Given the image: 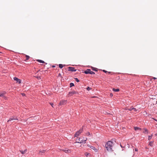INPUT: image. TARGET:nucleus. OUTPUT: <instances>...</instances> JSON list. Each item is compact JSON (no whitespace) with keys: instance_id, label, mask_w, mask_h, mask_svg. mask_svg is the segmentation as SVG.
<instances>
[{"instance_id":"nucleus-24","label":"nucleus","mask_w":157,"mask_h":157,"mask_svg":"<svg viewBox=\"0 0 157 157\" xmlns=\"http://www.w3.org/2000/svg\"><path fill=\"white\" fill-rule=\"evenodd\" d=\"M70 87H72L73 86H74V84L73 83H70Z\"/></svg>"},{"instance_id":"nucleus-6","label":"nucleus","mask_w":157,"mask_h":157,"mask_svg":"<svg viewBox=\"0 0 157 157\" xmlns=\"http://www.w3.org/2000/svg\"><path fill=\"white\" fill-rule=\"evenodd\" d=\"M18 119L17 117H10L8 121L7 122H8L10 121H13V120H17Z\"/></svg>"},{"instance_id":"nucleus-9","label":"nucleus","mask_w":157,"mask_h":157,"mask_svg":"<svg viewBox=\"0 0 157 157\" xmlns=\"http://www.w3.org/2000/svg\"><path fill=\"white\" fill-rule=\"evenodd\" d=\"M66 103V101L65 100H62L59 103V105H63L65 104Z\"/></svg>"},{"instance_id":"nucleus-5","label":"nucleus","mask_w":157,"mask_h":157,"mask_svg":"<svg viewBox=\"0 0 157 157\" xmlns=\"http://www.w3.org/2000/svg\"><path fill=\"white\" fill-rule=\"evenodd\" d=\"M84 72L86 74H95L94 72L91 71L90 69H87V70L85 71Z\"/></svg>"},{"instance_id":"nucleus-14","label":"nucleus","mask_w":157,"mask_h":157,"mask_svg":"<svg viewBox=\"0 0 157 157\" xmlns=\"http://www.w3.org/2000/svg\"><path fill=\"white\" fill-rule=\"evenodd\" d=\"M27 149H25L24 151H23L22 150H21L20 152H21V153L22 154H24L26 153V152L27 151Z\"/></svg>"},{"instance_id":"nucleus-25","label":"nucleus","mask_w":157,"mask_h":157,"mask_svg":"<svg viewBox=\"0 0 157 157\" xmlns=\"http://www.w3.org/2000/svg\"><path fill=\"white\" fill-rule=\"evenodd\" d=\"M75 80L77 82H79V80L77 78H75Z\"/></svg>"},{"instance_id":"nucleus-26","label":"nucleus","mask_w":157,"mask_h":157,"mask_svg":"<svg viewBox=\"0 0 157 157\" xmlns=\"http://www.w3.org/2000/svg\"><path fill=\"white\" fill-rule=\"evenodd\" d=\"M91 88H90V87L88 86L87 88H86V89L87 90H90L91 89Z\"/></svg>"},{"instance_id":"nucleus-18","label":"nucleus","mask_w":157,"mask_h":157,"mask_svg":"<svg viewBox=\"0 0 157 157\" xmlns=\"http://www.w3.org/2000/svg\"><path fill=\"white\" fill-rule=\"evenodd\" d=\"M134 128L135 130H141V129L140 128L137 127H135Z\"/></svg>"},{"instance_id":"nucleus-38","label":"nucleus","mask_w":157,"mask_h":157,"mask_svg":"<svg viewBox=\"0 0 157 157\" xmlns=\"http://www.w3.org/2000/svg\"><path fill=\"white\" fill-rule=\"evenodd\" d=\"M53 67H55V66H53Z\"/></svg>"},{"instance_id":"nucleus-23","label":"nucleus","mask_w":157,"mask_h":157,"mask_svg":"<svg viewBox=\"0 0 157 157\" xmlns=\"http://www.w3.org/2000/svg\"><path fill=\"white\" fill-rule=\"evenodd\" d=\"M26 59L25 60H28L29 59V56H28L26 55Z\"/></svg>"},{"instance_id":"nucleus-36","label":"nucleus","mask_w":157,"mask_h":157,"mask_svg":"<svg viewBox=\"0 0 157 157\" xmlns=\"http://www.w3.org/2000/svg\"><path fill=\"white\" fill-rule=\"evenodd\" d=\"M110 96H113V94H110Z\"/></svg>"},{"instance_id":"nucleus-29","label":"nucleus","mask_w":157,"mask_h":157,"mask_svg":"<svg viewBox=\"0 0 157 157\" xmlns=\"http://www.w3.org/2000/svg\"><path fill=\"white\" fill-rule=\"evenodd\" d=\"M58 76L59 77H61V78H62V76H61V74H60V73H59L58 75Z\"/></svg>"},{"instance_id":"nucleus-3","label":"nucleus","mask_w":157,"mask_h":157,"mask_svg":"<svg viewBox=\"0 0 157 157\" xmlns=\"http://www.w3.org/2000/svg\"><path fill=\"white\" fill-rule=\"evenodd\" d=\"M6 94V92L5 91L2 92L0 93V96L2 97V98H4L6 100L8 99L5 96V94Z\"/></svg>"},{"instance_id":"nucleus-27","label":"nucleus","mask_w":157,"mask_h":157,"mask_svg":"<svg viewBox=\"0 0 157 157\" xmlns=\"http://www.w3.org/2000/svg\"><path fill=\"white\" fill-rule=\"evenodd\" d=\"M149 144V145L151 146H152V143L151 142H150Z\"/></svg>"},{"instance_id":"nucleus-7","label":"nucleus","mask_w":157,"mask_h":157,"mask_svg":"<svg viewBox=\"0 0 157 157\" xmlns=\"http://www.w3.org/2000/svg\"><path fill=\"white\" fill-rule=\"evenodd\" d=\"M13 79L14 80L16 81L17 82V83L18 82L19 84H20L21 82V80L19 79H18V78H17V77H14L13 78Z\"/></svg>"},{"instance_id":"nucleus-22","label":"nucleus","mask_w":157,"mask_h":157,"mask_svg":"<svg viewBox=\"0 0 157 157\" xmlns=\"http://www.w3.org/2000/svg\"><path fill=\"white\" fill-rule=\"evenodd\" d=\"M133 108L132 107H131L130 108H128L127 109L128 110H129L130 111H133Z\"/></svg>"},{"instance_id":"nucleus-2","label":"nucleus","mask_w":157,"mask_h":157,"mask_svg":"<svg viewBox=\"0 0 157 157\" xmlns=\"http://www.w3.org/2000/svg\"><path fill=\"white\" fill-rule=\"evenodd\" d=\"M84 138L83 137H81L79 138H77L76 140V143H86V141L87 140V138H85L84 139Z\"/></svg>"},{"instance_id":"nucleus-1","label":"nucleus","mask_w":157,"mask_h":157,"mask_svg":"<svg viewBox=\"0 0 157 157\" xmlns=\"http://www.w3.org/2000/svg\"><path fill=\"white\" fill-rule=\"evenodd\" d=\"M113 142L111 141L107 142L105 145V147L106 150L109 152H112L113 151Z\"/></svg>"},{"instance_id":"nucleus-12","label":"nucleus","mask_w":157,"mask_h":157,"mask_svg":"<svg viewBox=\"0 0 157 157\" xmlns=\"http://www.w3.org/2000/svg\"><path fill=\"white\" fill-rule=\"evenodd\" d=\"M85 155L86 157H88V156H90L91 155V154L88 152H85Z\"/></svg>"},{"instance_id":"nucleus-21","label":"nucleus","mask_w":157,"mask_h":157,"mask_svg":"<svg viewBox=\"0 0 157 157\" xmlns=\"http://www.w3.org/2000/svg\"><path fill=\"white\" fill-rule=\"evenodd\" d=\"M59 67L60 68H62L63 67V64H59Z\"/></svg>"},{"instance_id":"nucleus-28","label":"nucleus","mask_w":157,"mask_h":157,"mask_svg":"<svg viewBox=\"0 0 157 157\" xmlns=\"http://www.w3.org/2000/svg\"><path fill=\"white\" fill-rule=\"evenodd\" d=\"M137 109H136V108H133V110L134 111H137Z\"/></svg>"},{"instance_id":"nucleus-35","label":"nucleus","mask_w":157,"mask_h":157,"mask_svg":"<svg viewBox=\"0 0 157 157\" xmlns=\"http://www.w3.org/2000/svg\"><path fill=\"white\" fill-rule=\"evenodd\" d=\"M103 71L105 73H106L107 72L106 71H105V70H103Z\"/></svg>"},{"instance_id":"nucleus-15","label":"nucleus","mask_w":157,"mask_h":157,"mask_svg":"<svg viewBox=\"0 0 157 157\" xmlns=\"http://www.w3.org/2000/svg\"><path fill=\"white\" fill-rule=\"evenodd\" d=\"M143 132L144 133H146V132H147V133H148V130H147V129H146V128H145L144 129L143 131Z\"/></svg>"},{"instance_id":"nucleus-4","label":"nucleus","mask_w":157,"mask_h":157,"mask_svg":"<svg viewBox=\"0 0 157 157\" xmlns=\"http://www.w3.org/2000/svg\"><path fill=\"white\" fill-rule=\"evenodd\" d=\"M83 131V129H79L78 131L75 134V136L77 137Z\"/></svg>"},{"instance_id":"nucleus-11","label":"nucleus","mask_w":157,"mask_h":157,"mask_svg":"<svg viewBox=\"0 0 157 157\" xmlns=\"http://www.w3.org/2000/svg\"><path fill=\"white\" fill-rule=\"evenodd\" d=\"M87 146L90 148H91V149H93L94 150L96 151H97V149L94 147L92 146H90V145H88Z\"/></svg>"},{"instance_id":"nucleus-37","label":"nucleus","mask_w":157,"mask_h":157,"mask_svg":"<svg viewBox=\"0 0 157 157\" xmlns=\"http://www.w3.org/2000/svg\"><path fill=\"white\" fill-rule=\"evenodd\" d=\"M153 79H156V78H155V77H153Z\"/></svg>"},{"instance_id":"nucleus-31","label":"nucleus","mask_w":157,"mask_h":157,"mask_svg":"<svg viewBox=\"0 0 157 157\" xmlns=\"http://www.w3.org/2000/svg\"><path fill=\"white\" fill-rule=\"evenodd\" d=\"M97 68H95V69H93V71H97Z\"/></svg>"},{"instance_id":"nucleus-32","label":"nucleus","mask_w":157,"mask_h":157,"mask_svg":"<svg viewBox=\"0 0 157 157\" xmlns=\"http://www.w3.org/2000/svg\"><path fill=\"white\" fill-rule=\"evenodd\" d=\"M50 104L52 105V106L53 107V103H50Z\"/></svg>"},{"instance_id":"nucleus-13","label":"nucleus","mask_w":157,"mask_h":157,"mask_svg":"<svg viewBox=\"0 0 157 157\" xmlns=\"http://www.w3.org/2000/svg\"><path fill=\"white\" fill-rule=\"evenodd\" d=\"M45 151V150H42L40 151L39 152V154L41 155H42V153H44Z\"/></svg>"},{"instance_id":"nucleus-39","label":"nucleus","mask_w":157,"mask_h":157,"mask_svg":"<svg viewBox=\"0 0 157 157\" xmlns=\"http://www.w3.org/2000/svg\"><path fill=\"white\" fill-rule=\"evenodd\" d=\"M131 157H132V156Z\"/></svg>"},{"instance_id":"nucleus-33","label":"nucleus","mask_w":157,"mask_h":157,"mask_svg":"<svg viewBox=\"0 0 157 157\" xmlns=\"http://www.w3.org/2000/svg\"><path fill=\"white\" fill-rule=\"evenodd\" d=\"M21 94L23 96H25V94L24 93H22Z\"/></svg>"},{"instance_id":"nucleus-10","label":"nucleus","mask_w":157,"mask_h":157,"mask_svg":"<svg viewBox=\"0 0 157 157\" xmlns=\"http://www.w3.org/2000/svg\"><path fill=\"white\" fill-rule=\"evenodd\" d=\"M69 71H76V70L75 69V68L69 67Z\"/></svg>"},{"instance_id":"nucleus-20","label":"nucleus","mask_w":157,"mask_h":157,"mask_svg":"<svg viewBox=\"0 0 157 157\" xmlns=\"http://www.w3.org/2000/svg\"><path fill=\"white\" fill-rule=\"evenodd\" d=\"M152 136V135H151V136H148V140H150L151 139Z\"/></svg>"},{"instance_id":"nucleus-30","label":"nucleus","mask_w":157,"mask_h":157,"mask_svg":"<svg viewBox=\"0 0 157 157\" xmlns=\"http://www.w3.org/2000/svg\"><path fill=\"white\" fill-rule=\"evenodd\" d=\"M90 135V133L89 132H87L86 133V135Z\"/></svg>"},{"instance_id":"nucleus-17","label":"nucleus","mask_w":157,"mask_h":157,"mask_svg":"<svg viewBox=\"0 0 157 157\" xmlns=\"http://www.w3.org/2000/svg\"><path fill=\"white\" fill-rule=\"evenodd\" d=\"M113 91L115 92H118L119 91V89H115L113 88Z\"/></svg>"},{"instance_id":"nucleus-8","label":"nucleus","mask_w":157,"mask_h":157,"mask_svg":"<svg viewBox=\"0 0 157 157\" xmlns=\"http://www.w3.org/2000/svg\"><path fill=\"white\" fill-rule=\"evenodd\" d=\"M62 151L65 152L66 153H69L71 152V151L70 150L68 149L67 148L65 149L64 150H62Z\"/></svg>"},{"instance_id":"nucleus-19","label":"nucleus","mask_w":157,"mask_h":157,"mask_svg":"<svg viewBox=\"0 0 157 157\" xmlns=\"http://www.w3.org/2000/svg\"><path fill=\"white\" fill-rule=\"evenodd\" d=\"M76 93V92L75 91H72L71 92H69V94H71V95L72 94H75Z\"/></svg>"},{"instance_id":"nucleus-34","label":"nucleus","mask_w":157,"mask_h":157,"mask_svg":"<svg viewBox=\"0 0 157 157\" xmlns=\"http://www.w3.org/2000/svg\"><path fill=\"white\" fill-rule=\"evenodd\" d=\"M135 151H138V149H137V148H135Z\"/></svg>"},{"instance_id":"nucleus-16","label":"nucleus","mask_w":157,"mask_h":157,"mask_svg":"<svg viewBox=\"0 0 157 157\" xmlns=\"http://www.w3.org/2000/svg\"><path fill=\"white\" fill-rule=\"evenodd\" d=\"M37 61H38V62L41 63H45L44 62V61H43L41 60L38 59L37 60Z\"/></svg>"}]
</instances>
